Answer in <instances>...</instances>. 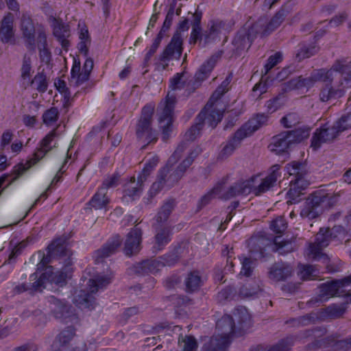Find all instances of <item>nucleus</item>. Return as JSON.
<instances>
[{"label": "nucleus", "instance_id": "f257e3e1", "mask_svg": "<svg viewBox=\"0 0 351 351\" xmlns=\"http://www.w3.org/2000/svg\"><path fill=\"white\" fill-rule=\"evenodd\" d=\"M287 14L288 11L282 8L269 21H267L265 19H260L250 27L240 29L232 42L234 53L239 56L244 50L249 49L258 35L261 37L269 35L280 25Z\"/></svg>", "mask_w": 351, "mask_h": 351}, {"label": "nucleus", "instance_id": "f03ea898", "mask_svg": "<svg viewBox=\"0 0 351 351\" xmlns=\"http://www.w3.org/2000/svg\"><path fill=\"white\" fill-rule=\"evenodd\" d=\"M56 135L55 130L50 132L40 141L39 147L36 149L32 158L27 160L25 164L19 162L13 167L12 174L14 176L12 178L8 186L22 176L31 167L36 165L53 147H56V144L51 145Z\"/></svg>", "mask_w": 351, "mask_h": 351}, {"label": "nucleus", "instance_id": "7ed1b4c3", "mask_svg": "<svg viewBox=\"0 0 351 351\" xmlns=\"http://www.w3.org/2000/svg\"><path fill=\"white\" fill-rule=\"evenodd\" d=\"M155 105L149 103L146 104L141 110V116L136 124V136L138 140L144 139L147 144L143 149L158 140V133L152 128V117L154 112Z\"/></svg>", "mask_w": 351, "mask_h": 351}, {"label": "nucleus", "instance_id": "20e7f679", "mask_svg": "<svg viewBox=\"0 0 351 351\" xmlns=\"http://www.w3.org/2000/svg\"><path fill=\"white\" fill-rule=\"evenodd\" d=\"M192 17H182L177 25V29L173 34L170 43L167 45L159 56L162 62L169 61L171 59H180L183 51V39L181 35L182 32L189 30V22H191Z\"/></svg>", "mask_w": 351, "mask_h": 351}, {"label": "nucleus", "instance_id": "39448f33", "mask_svg": "<svg viewBox=\"0 0 351 351\" xmlns=\"http://www.w3.org/2000/svg\"><path fill=\"white\" fill-rule=\"evenodd\" d=\"M333 65L329 70L318 69L313 71V77L317 82H323L325 85L320 89L319 99L322 102H326L330 99H336L343 97L345 94L343 88H335L332 86L333 81Z\"/></svg>", "mask_w": 351, "mask_h": 351}, {"label": "nucleus", "instance_id": "423d86ee", "mask_svg": "<svg viewBox=\"0 0 351 351\" xmlns=\"http://www.w3.org/2000/svg\"><path fill=\"white\" fill-rule=\"evenodd\" d=\"M351 285V274L340 280H334L322 283L319 285V300L326 301L331 297L343 296L350 298L351 302V291L346 287Z\"/></svg>", "mask_w": 351, "mask_h": 351}, {"label": "nucleus", "instance_id": "0eeeda50", "mask_svg": "<svg viewBox=\"0 0 351 351\" xmlns=\"http://www.w3.org/2000/svg\"><path fill=\"white\" fill-rule=\"evenodd\" d=\"M325 195L321 191H315L305 199L300 215L303 219L312 220L319 217L324 210L323 206Z\"/></svg>", "mask_w": 351, "mask_h": 351}, {"label": "nucleus", "instance_id": "6e6552de", "mask_svg": "<svg viewBox=\"0 0 351 351\" xmlns=\"http://www.w3.org/2000/svg\"><path fill=\"white\" fill-rule=\"evenodd\" d=\"M66 241V238H58L47 247V254L45 255L40 251L38 252L39 257H41V260L37 264V271H43L44 269L49 271V267H47V265L51 261V256L59 255L60 259L62 261L64 258L69 256L64 245Z\"/></svg>", "mask_w": 351, "mask_h": 351}, {"label": "nucleus", "instance_id": "1a4fd4ad", "mask_svg": "<svg viewBox=\"0 0 351 351\" xmlns=\"http://www.w3.org/2000/svg\"><path fill=\"white\" fill-rule=\"evenodd\" d=\"M329 228H321L315 236V242L309 245V256L314 261H322L328 263L329 258L326 254L322 252L323 248L327 247L332 240Z\"/></svg>", "mask_w": 351, "mask_h": 351}, {"label": "nucleus", "instance_id": "9d476101", "mask_svg": "<svg viewBox=\"0 0 351 351\" xmlns=\"http://www.w3.org/2000/svg\"><path fill=\"white\" fill-rule=\"evenodd\" d=\"M176 104V97L168 93L165 106L158 117L159 128L162 130V141L166 142L173 131V112Z\"/></svg>", "mask_w": 351, "mask_h": 351}, {"label": "nucleus", "instance_id": "9b49d317", "mask_svg": "<svg viewBox=\"0 0 351 351\" xmlns=\"http://www.w3.org/2000/svg\"><path fill=\"white\" fill-rule=\"evenodd\" d=\"M339 134L335 123L332 126L326 123L316 129L313 133L311 140V147L314 150H317L322 144L332 142Z\"/></svg>", "mask_w": 351, "mask_h": 351}, {"label": "nucleus", "instance_id": "f8f14e48", "mask_svg": "<svg viewBox=\"0 0 351 351\" xmlns=\"http://www.w3.org/2000/svg\"><path fill=\"white\" fill-rule=\"evenodd\" d=\"M112 271L106 274H97L89 279V310L95 308L97 303L96 298L93 295L100 290H104L111 284L113 279Z\"/></svg>", "mask_w": 351, "mask_h": 351}, {"label": "nucleus", "instance_id": "ddd939ff", "mask_svg": "<svg viewBox=\"0 0 351 351\" xmlns=\"http://www.w3.org/2000/svg\"><path fill=\"white\" fill-rule=\"evenodd\" d=\"M176 175V171L169 166H165L158 173L157 181L154 182L149 189V195L153 197L160 192L165 186L171 188L176 184L181 178H173Z\"/></svg>", "mask_w": 351, "mask_h": 351}, {"label": "nucleus", "instance_id": "4468645a", "mask_svg": "<svg viewBox=\"0 0 351 351\" xmlns=\"http://www.w3.org/2000/svg\"><path fill=\"white\" fill-rule=\"evenodd\" d=\"M60 263L64 264L61 270L54 273L52 271L53 267L49 266V271H46L43 273L46 274V277L43 279L44 284L45 283L46 280L55 283L60 287H62L66 283L67 278L71 277L73 271V269L71 267L72 261L69 256L68 257L64 258L63 261H60Z\"/></svg>", "mask_w": 351, "mask_h": 351}, {"label": "nucleus", "instance_id": "2eb2a0df", "mask_svg": "<svg viewBox=\"0 0 351 351\" xmlns=\"http://www.w3.org/2000/svg\"><path fill=\"white\" fill-rule=\"evenodd\" d=\"M54 304L52 312L56 319L66 324L75 325L79 323V318L71 305L60 300H56Z\"/></svg>", "mask_w": 351, "mask_h": 351}, {"label": "nucleus", "instance_id": "dca6fc26", "mask_svg": "<svg viewBox=\"0 0 351 351\" xmlns=\"http://www.w3.org/2000/svg\"><path fill=\"white\" fill-rule=\"evenodd\" d=\"M122 239L119 234H116L109 239L107 242L93 255V258L96 264L103 263L105 258L114 254L117 248L120 247Z\"/></svg>", "mask_w": 351, "mask_h": 351}, {"label": "nucleus", "instance_id": "f3484780", "mask_svg": "<svg viewBox=\"0 0 351 351\" xmlns=\"http://www.w3.org/2000/svg\"><path fill=\"white\" fill-rule=\"evenodd\" d=\"M215 58H210L205 62L195 73L193 80L187 83V90L189 93H193L197 88L209 75L215 64Z\"/></svg>", "mask_w": 351, "mask_h": 351}, {"label": "nucleus", "instance_id": "a211bd4d", "mask_svg": "<svg viewBox=\"0 0 351 351\" xmlns=\"http://www.w3.org/2000/svg\"><path fill=\"white\" fill-rule=\"evenodd\" d=\"M253 182L252 178L250 180L234 182L219 197L228 200L239 195H247L252 192Z\"/></svg>", "mask_w": 351, "mask_h": 351}, {"label": "nucleus", "instance_id": "6ab92c4d", "mask_svg": "<svg viewBox=\"0 0 351 351\" xmlns=\"http://www.w3.org/2000/svg\"><path fill=\"white\" fill-rule=\"evenodd\" d=\"M163 267V264L159 258L146 259L133 265L130 269L133 273L139 276H145L150 274H155Z\"/></svg>", "mask_w": 351, "mask_h": 351}, {"label": "nucleus", "instance_id": "aec40b11", "mask_svg": "<svg viewBox=\"0 0 351 351\" xmlns=\"http://www.w3.org/2000/svg\"><path fill=\"white\" fill-rule=\"evenodd\" d=\"M141 229L134 227L127 235L123 249L125 254L128 256H131L137 254L141 250Z\"/></svg>", "mask_w": 351, "mask_h": 351}, {"label": "nucleus", "instance_id": "412c9836", "mask_svg": "<svg viewBox=\"0 0 351 351\" xmlns=\"http://www.w3.org/2000/svg\"><path fill=\"white\" fill-rule=\"evenodd\" d=\"M75 332L74 325L65 327L56 335L51 346V350L62 351L63 348L68 347L75 336Z\"/></svg>", "mask_w": 351, "mask_h": 351}, {"label": "nucleus", "instance_id": "4be33fe9", "mask_svg": "<svg viewBox=\"0 0 351 351\" xmlns=\"http://www.w3.org/2000/svg\"><path fill=\"white\" fill-rule=\"evenodd\" d=\"M21 29L25 39L27 47L29 50H35V27L30 16L23 14L21 20Z\"/></svg>", "mask_w": 351, "mask_h": 351}, {"label": "nucleus", "instance_id": "5701e85b", "mask_svg": "<svg viewBox=\"0 0 351 351\" xmlns=\"http://www.w3.org/2000/svg\"><path fill=\"white\" fill-rule=\"evenodd\" d=\"M282 59V54L280 52H276L275 54L269 57L267 63L264 66V73L263 71H262L263 75L261 77V81L264 80L265 82L263 84L262 82L256 84L253 88V90H260L261 93L266 92L267 85L273 80H269V76H267V75L274 66H275L278 63L281 62Z\"/></svg>", "mask_w": 351, "mask_h": 351}, {"label": "nucleus", "instance_id": "b1692460", "mask_svg": "<svg viewBox=\"0 0 351 351\" xmlns=\"http://www.w3.org/2000/svg\"><path fill=\"white\" fill-rule=\"evenodd\" d=\"M112 125L111 121L104 120L97 125L94 126L92 131L89 132V146L92 147L94 152H98L101 148L104 136L101 130L108 129Z\"/></svg>", "mask_w": 351, "mask_h": 351}, {"label": "nucleus", "instance_id": "393cba45", "mask_svg": "<svg viewBox=\"0 0 351 351\" xmlns=\"http://www.w3.org/2000/svg\"><path fill=\"white\" fill-rule=\"evenodd\" d=\"M53 34L60 43L64 50H68L69 41L67 39L70 36V28L68 24L64 23L62 19L53 18Z\"/></svg>", "mask_w": 351, "mask_h": 351}, {"label": "nucleus", "instance_id": "a878e982", "mask_svg": "<svg viewBox=\"0 0 351 351\" xmlns=\"http://www.w3.org/2000/svg\"><path fill=\"white\" fill-rule=\"evenodd\" d=\"M269 147L271 152L276 154H280L286 152L293 145L290 137V134L287 131H284L272 137Z\"/></svg>", "mask_w": 351, "mask_h": 351}, {"label": "nucleus", "instance_id": "bb28decb", "mask_svg": "<svg viewBox=\"0 0 351 351\" xmlns=\"http://www.w3.org/2000/svg\"><path fill=\"white\" fill-rule=\"evenodd\" d=\"M88 63V58H86L83 71H81V62L79 56L73 58V64L71 71L70 83L78 86L88 80V71L86 69Z\"/></svg>", "mask_w": 351, "mask_h": 351}, {"label": "nucleus", "instance_id": "cd10ccee", "mask_svg": "<svg viewBox=\"0 0 351 351\" xmlns=\"http://www.w3.org/2000/svg\"><path fill=\"white\" fill-rule=\"evenodd\" d=\"M285 168L289 176H293L291 181L308 180L309 171L306 162L293 160L287 163Z\"/></svg>", "mask_w": 351, "mask_h": 351}, {"label": "nucleus", "instance_id": "c85d7f7f", "mask_svg": "<svg viewBox=\"0 0 351 351\" xmlns=\"http://www.w3.org/2000/svg\"><path fill=\"white\" fill-rule=\"evenodd\" d=\"M351 337H350V339ZM349 338L346 339V340H348ZM345 341V339H343ZM340 341L342 340L335 341L332 337H327L321 339H315L311 343H308L305 346L306 351H315L320 348H325L330 346H334L337 348H346L348 349L351 348V343H347L346 345L340 344Z\"/></svg>", "mask_w": 351, "mask_h": 351}, {"label": "nucleus", "instance_id": "c756f323", "mask_svg": "<svg viewBox=\"0 0 351 351\" xmlns=\"http://www.w3.org/2000/svg\"><path fill=\"white\" fill-rule=\"evenodd\" d=\"M202 112H204V118L201 121L202 127H204L205 123H207L213 129L222 120L224 110L220 111L216 108H213V104L209 105V103H208L199 113Z\"/></svg>", "mask_w": 351, "mask_h": 351}, {"label": "nucleus", "instance_id": "7c9ffc66", "mask_svg": "<svg viewBox=\"0 0 351 351\" xmlns=\"http://www.w3.org/2000/svg\"><path fill=\"white\" fill-rule=\"evenodd\" d=\"M310 184L308 180L290 181V189L287 193L288 204H294L301 200L302 191L305 190Z\"/></svg>", "mask_w": 351, "mask_h": 351}, {"label": "nucleus", "instance_id": "2f4dec72", "mask_svg": "<svg viewBox=\"0 0 351 351\" xmlns=\"http://www.w3.org/2000/svg\"><path fill=\"white\" fill-rule=\"evenodd\" d=\"M188 14L191 15L192 17V30L189 38V43L191 45H195L198 41L201 43L203 37L201 27L202 12L197 9L194 13L189 12Z\"/></svg>", "mask_w": 351, "mask_h": 351}, {"label": "nucleus", "instance_id": "473e14b6", "mask_svg": "<svg viewBox=\"0 0 351 351\" xmlns=\"http://www.w3.org/2000/svg\"><path fill=\"white\" fill-rule=\"evenodd\" d=\"M14 16L9 12L6 14L0 26V40L3 43H12L14 37Z\"/></svg>", "mask_w": 351, "mask_h": 351}, {"label": "nucleus", "instance_id": "72a5a7b5", "mask_svg": "<svg viewBox=\"0 0 351 351\" xmlns=\"http://www.w3.org/2000/svg\"><path fill=\"white\" fill-rule=\"evenodd\" d=\"M292 274V267L283 262L274 263L269 271V278L276 281H280L287 279Z\"/></svg>", "mask_w": 351, "mask_h": 351}, {"label": "nucleus", "instance_id": "f704fd0d", "mask_svg": "<svg viewBox=\"0 0 351 351\" xmlns=\"http://www.w3.org/2000/svg\"><path fill=\"white\" fill-rule=\"evenodd\" d=\"M274 169L272 172L264 178L262 182L256 187L252 189V192L256 195L258 196L261 194L269 191L271 187L274 186V184L277 181L279 169L278 165L273 166Z\"/></svg>", "mask_w": 351, "mask_h": 351}, {"label": "nucleus", "instance_id": "c9c22d12", "mask_svg": "<svg viewBox=\"0 0 351 351\" xmlns=\"http://www.w3.org/2000/svg\"><path fill=\"white\" fill-rule=\"evenodd\" d=\"M45 277L46 274H42L40 277L38 278L37 273H34L29 276V280L31 281H34V282H32L30 285H28L25 283L18 285L13 289V292L15 294H20L29 289H32L34 291L41 290L42 288L45 287L43 279Z\"/></svg>", "mask_w": 351, "mask_h": 351}, {"label": "nucleus", "instance_id": "e433bc0d", "mask_svg": "<svg viewBox=\"0 0 351 351\" xmlns=\"http://www.w3.org/2000/svg\"><path fill=\"white\" fill-rule=\"evenodd\" d=\"M267 120L268 117L265 113L258 114L256 117L242 125L240 129L248 137L265 124Z\"/></svg>", "mask_w": 351, "mask_h": 351}, {"label": "nucleus", "instance_id": "4c0bfd02", "mask_svg": "<svg viewBox=\"0 0 351 351\" xmlns=\"http://www.w3.org/2000/svg\"><path fill=\"white\" fill-rule=\"evenodd\" d=\"M246 137V134H245L240 128L237 130L234 134L233 136L222 148L219 154L220 157L227 158L232 154L235 149L240 145L242 140Z\"/></svg>", "mask_w": 351, "mask_h": 351}, {"label": "nucleus", "instance_id": "58836bf2", "mask_svg": "<svg viewBox=\"0 0 351 351\" xmlns=\"http://www.w3.org/2000/svg\"><path fill=\"white\" fill-rule=\"evenodd\" d=\"M202 153V149L199 147H195L192 149L188 156L183 160L176 169H173L176 171V175L173 178H182L184 175V173L187 170V169L193 164L194 160Z\"/></svg>", "mask_w": 351, "mask_h": 351}, {"label": "nucleus", "instance_id": "ea45409f", "mask_svg": "<svg viewBox=\"0 0 351 351\" xmlns=\"http://www.w3.org/2000/svg\"><path fill=\"white\" fill-rule=\"evenodd\" d=\"M235 324L232 316L229 315H223L216 323L217 330L221 332L218 337H227L228 339L230 335L234 333Z\"/></svg>", "mask_w": 351, "mask_h": 351}, {"label": "nucleus", "instance_id": "a19ab883", "mask_svg": "<svg viewBox=\"0 0 351 351\" xmlns=\"http://www.w3.org/2000/svg\"><path fill=\"white\" fill-rule=\"evenodd\" d=\"M230 339L227 337L213 336L202 347L203 351H227Z\"/></svg>", "mask_w": 351, "mask_h": 351}, {"label": "nucleus", "instance_id": "79ce46f5", "mask_svg": "<svg viewBox=\"0 0 351 351\" xmlns=\"http://www.w3.org/2000/svg\"><path fill=\"white\" fill-rule=\"evenodd\" d=\"M333 69L342 75L341 85H343L345 82V86H351V60L348 62L346 60H337L333 64Z\"/></svg>", "mask_w": 351, "mask_h": 351}, {"label": "nucleus", "instance_id": "37998d69", "mask_svg": "<svg viewBox=\"0 0 351 351\" xmlns=\"http://www.w3.org/2000/svg\"><path fill=\"white\" fill-rule=\"evenodd\" d=\"M171 230L167 227H163L158 230L154 237L153 251L158 252L171 241Z\"/></svg>", "mask_w": 351, "mask_h": 351}, {"label": "nucleus", "instance_id": "c03bdc74", "mask_svg": "<svg viewBox=\"0 0 351 351\" xmlns=\"http://www.w3.org/2000/svg\"><path fill=\"white\" fill-rule=\"evenodd\" d=\"M184 285L186 291L188 293H193L199 290L203 285L199 272L195 270L189 272L184 279Z\"/></svg>", "mask_w": 351, "mask_h": 351}, {"label": "nucleus", "instance_id": "a18cd8bd", "mask_svg": "<svg viewBox=\"0 0 351 351\" xmlns=\"http://www.w3.org/2000/svg\"><path fill=\"white\" fill-rule=\"evenodd\" d=\"M143 182L140 181L138 178H137V181L134 177L131 178L130 180L124 185L125 195L132 197V199L138 197L143 191Z\"/></svg>", "mask_w": 351, "mask_h": 351}, {"label": "nucleus", "instance_id": "49530a36", "mask_svg": "<svg viewBox=\"0 0 351 351\" xmlns=\"http://www.w3.org/2000/svg\"><path fill=\"white\" fill-rule=\"evenodd\" d=\"M106 193L105 187H100L91 200L89 201V205L95 209H101L105 207L109 202V199L106 197Z\"/></svg>", "mask_w": 351, "mask_h": 351}, {"label": "nucleus", "instance_id": "de8ad7c7", "mask_svg": "<svg viewBox=\"0 0 351 351\" xmlns=\"http://www.w3.org/2000/svg\"><path fill=\"white\" fill-rule=\"evenodd\" d=\"M175 206V202L173 199L167 201L160 208L156 216V220L160 225H162L167 221L169 215Z\"/></svg>", "mask_w": 351, "mask_h": 351}, {"label": "nucleus", "instance_id": "09e8293b", "mask_svg": "<svg viewBox=\"0 0 351 351\" xmlns=\"http://www.w3.org/2000/svg\"><path fill=\"white\" fill-rule=\"evenodd\" d=\"M319 48L314 45L301 43L298 45V49L295 54V58L300 62L305 58H308L318 52Z\"/></svg>", "mask_w": 351, "mask_h": 351}, {"label": "nucleus", "instance_id": "8fccbe9b", "mask_svg": "<svg viewBox=\"0 0 351 351\" xmlns=\"http://www.w3.org/2000/svg\"><path fill=\"white\" fill-rule=\"evenodd\" d=\"M204 118V112L199 113L195 118V123L185 133L184 139L186 141H193L199 134L203 127L201 121Z\"/></svg>", "mask_w": 351, "mask_h": 351}, {"label": "nucleus", "instance_id": "3c124183", "mask_svg": "<svg viewBox=\"0 0 351 351\" xmlns=\"http://www.w3.org/2000/svg\"><path fill=\"white\" fill-rule=\"evenodd\" d=\"M263 291V289L259 284L255 286L245 285L239 289V297L240 298H255L261 295Z\"/></svg>", "mask_w": 351, "mask_h": 351}, {"label": "nucleus", "instance_id": "603ef678", "mask_svg": "<svg viewBox=\"0 0 351 351\" xmlns=\"http://www.w3.org/2000/svg\"><path fill=\"white\" fill-rule=\"evenodd\" d=\"M330 237L332 240L343 241L346 240V243L349 242L351 238V230H346L342 226H334L330 228Z\"/></svg>", "mask_w": 351, "mask_h": 351}, {"label": "nucleus", "instance_id": "864d4df0", "mask_svg": "<svg viewBox=\"0 0 351 351\" xmlns=\"http://www.w3.org/2000/svg\"><path fill=\"white\" fill-rule=\"evenodd\" d=\"M180 250L181 246L178 245L172 252L158 257L160 262L163 264V267L173 266L177 263L180 257Z\"/></svg>", "mask_w": 351, "mask_h": 351}, {"label": "nucleus", "instance_id": "5fc2aeb1", "mask_svg": "<svg viewBox=\"0 0 351 351\" xmlns=\"http://www.w3.org/2000/svg\"><path fill=\"white\" fill-rule=\"evenodd\" d=\"M297 337L289 336L282 339L278 343L271 346L267 351H291Z\"/></svg>", "mask_w": 351, "mask_h": 351}, {"label": "nucleus", "instance_id": "6e6d98bb", "mask_svg": "<svg viewBox=\"0 0 351 351\" xmlns=\"http://www.w3.org/2000/svg\"><path fill=\"white\" fill-rule=\"evenodd\" d=\"M290 134V137L293 145L302 142L307 138L310 135V128L302 127L298 128L293 130L287 131Z\"/></svg>", "mask_w": 351, "mask_h": 351}, {"label": "nucleus", "instance_id": "4d7b16f0", "mask_svg": "<svg viewBox=\"0 0 351 351\" xmlns=\"http://www.w3.org/2000/svg\"><path fill=\"white\" fill-rule=\"evenodd\" d=\"M299 275L303 280H312L317 276V269L311 265H301Z\"/></svg>", "mask_w": 351, "mask_h": 351}, {"label": "nucleus", "instance_id": "13d9d810", "mask_svg": "<svg viewBox=\"0 0 351 351\" xmlns=\"http://www.w3.org/2000/svg\"><path fill=\"white\" fill-rule=\"evenodd\" d=\"M275 249L274 250L278 252L280 254H286L293 250V243L290 241H282L280 237H276L274 239Z\"/></svg>", "mask_w": 351, "mask_h": 351}, {"label": "nucleus", "instance_id": "bf43d9fd", "mask_svg": "<svg viewBox=\"0 0 351 351\" xmlns=\"http://www.w3.org/2000/svg\"><path fill=\"white\" fill-rule=\"evenodd\" d=\"M57 90L63 95L64 101L63 106L64 107H67L69 105V101L71 99V93L66 86V84L64 80L58 79L54 83Z\"/></svg>", "mask_w": 351, "mask_h": 351}, {"label": "nucleus", "instance_id": "052dcab7", "mask_svg": "<svg viewBox=\"0 0 351 351\" xmlns=\"http://www.w3.org/2000/svg\"><path fill=\"white\" fill-rule=\"evenodd\" d=\"M188 147V143L186 141H182L177 147L175 152L169 158L167 163L165 166H169L171 169H175L173 165L176 163L181 157L182 153Z\"/></svg>", "mask_w": 351, "mask_h": 351}, {"label": "nucleus", "instance_id": "680f3d73", "mask_svg": "<svg viewBox=\"0 0 351 351\" xmlns=\"http://www.w3.org/2000/svg\"><path fill=\"white\" fill-rule=\"evenodd\" d=\"M59 112L57 108L51 107L47 110L43 114V121L47 125L54 124L58 119Z\"/></svg>", "mask_w": 351, "mask_h": 351}, {"label": "nucleus", "instance_id": "e2e57ef3", "mask_svg": "<svg viewBox=\"0 0 351 351\" xmlns=\"http://www.w3.org/2000/svg\"><path fill=\"white\" fill-rule=\"evenodd\" d=\"M218 300H238L239 294H237V290L234 287L228 286L223 289L217 294Z\"/></svg>", "mask_w": 351, "mask_h": 351}, {"label": "nucleus", "instance_id": "0e129e2a", "mask_svg": "<svg viewBox=\"0 0 351 351\" xmlns=\"http://www.w3.org/2000/svg\"><path fill=\"white\" fill-rule=\"evenodd\" d=\"M317 317L315 313H309L299 317L293 319L291 322L295 326H304L315 324Z\"/></svg>", "mask_w": 351, "mask_h": 351}, {"label": "nucleus", "instance_id": "69168bd1", "mask_svg": "<svg viewBox=\"0 0 351 351\" xmlns=\"http://www.w3.org/2000/svg\"><path fill=\"white\" fill-rule=\"evenodd\" d=\"M36 83V89L39 93H45L47 90L48 82L47 77L43 72L38 73L32 80L31 84Z\"/></svg>", "mask_w": 351, "mask_h": 351}, {"label": "nucleus", "instance_id": "338daca9", "mask_svg": "<svg viewBox=\"0 0 351 351\" xmlns=\"http://www.w3.org/2000/svg\"><path fill=\"white\" fill-rule=\"evenodd\" d=\"M300 122V117L295 112L289 113L280 119L281 124L286 128L295 126Z\"/></svg>", "mask_w": 351, "mask_h": 351}, {"label": "nucleus", "instance_id": "774afa93", "mask_svg": "<svg viewBox=\"0 0 351 351\" xmlns=\"http://www.w3.org/2000/svg\"><path fill=\"white\" fill-rule=\"evenodd\" d=\"M335 124L341 134L345 130L351 129V113L342 115Z\"/></svg>", "mask_w": 351, "mask_h": 351}]
</instances>
